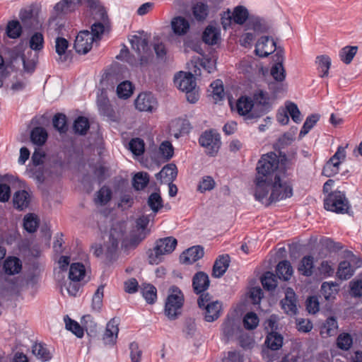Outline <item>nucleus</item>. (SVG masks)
Segmentation results:
<instances>
[{
  "label": "nucleus",
  "mask_w": 362,
  "mask_h": 362,
  "mask_svg": "<svg viewBox=\"0 0 362 362\" xmlns=\"http://www.w3.org/2000/svg\"><path fill=\"white\" fill-rule=\"evenodd\" d=\"M274 152L263 154L256 167L255 199L267 205L291 197L292 185L286 168Z\"/></svg>",
  "instance_id": "nucleus-1"
},
{
  "label": "nucleus",
  "mask_w": 362,
  "mask_h": 362,
  "mask_svg": "<svg viewBox=\"0 0 362 362\" xmlns=\"http://www.w3.org/2000/svg\"><path fill=\"white\" fill-rule=\"evenodd\" d=\"M148 40V35L144 31L139 33L138 35H132L129 38V42L132 49L137 54L138 60L129 55V49L126 47H124L120 50L119 54L117 56V59L126 61L132 66L137 65L138 64L141 66L147 64L151 57Z\"/></svg>",
  "instance_id": "nucleus-2"
},
{
  "label": "nucleus",
  "mask_w": 362,
  "mask_h": 362,
  "mask_svg": "<svg viewBox=\"0 0 362 362\" xmlns=\"http://www.w3.org/2000/svg\"><path fill=\"white\" fill-rule=\"evenodd\" d=\"M177 244V240L171 236L158 240L153 250H151L148 253L150 264H159L164 255L170 254L175 250Z\"/></svg>",
  "instance_id": "nucleus-3"
},
{
  "label": "nucleus",
  "mask_w": 362,
  "mask_h": 362,
  "mask_svg": "<svg viewBox=\"0 0 362 362\" xmlns=\"http://www.w3.org/2000/svg\"><path fill=\"white\" fill-rule=\"evenodd\" d=\"M95 21L91 25L90 32L93 40L97 42L102 38L105 32L109 28L110 21L105 8L100 5L90 12Z\"/></svg>",
  "instance_id": "nucleus-4"
},
{
  "label": "nucleus",
  "mask_w": 362,
  "mask_h": 362,
  "mask_svg": "<svg viewBox=\"0 0 362 362\" xmlns=\"http://www.w3.org/2000/svg\"><path fill=\"white\" fill-rule=\"evenodd\" d=\"M198 305L204 310V315L206 322H212L221 315L222 303L219 300H211L209 293L202 294L198 299Z\"/></svg>",
  "instance_id": "nucleus-5"
},
{
  "label": "nucleus",
  "mask_w": 362,
  "mask_h": 362,
  "mask_svg": "<svg viewBox=\"0 0 362 362\" xmlns=\"http://www.w3.org/2000/svg\"><path fill=\"white\" fill-rule=\"evenodd\" d=\"M325 209L337 214L348 213L349 202L344 193L334 191L329 193L324 200Z\"/></svg>",
  "instance_id": "nucleus-6"
},
{
  "label": "nucleus",
  "mask_w": 362,
  "mask_h": 362,
  "mask_svg": "<svg viewBox=\"0 0 362 362\" xmlns=\"http://www.w3.org/2000/svg\"><path fill=\"white\" fill-rule=\"evenodd\" d=\"M171 291L165 301V314L170 320H175L181 314L184 296L177 287H173Z\"/></svg>",
  "instance_id": "nucleus-7"
},
{
  "label": "nucleus",
  "mask_w": 362,
  "mask_h": 362,
  "mask_svg": "<svg viewBox=\"0 0 362 362\" xmlns=\"http://www.w3.org/2000/svg\"><path fill=\"white\" fill-rule=\"evenodd\" d=\"M199 142L205 148L206 154L214 156L221 146V138L218 134L210 130L204 132L200 136Z\"/></svg>",
  "instance_id": "nucleus-8"
},
{
  "label": "nucleus",
  "mask_w": 362,
  "mask_h": 362,
  "mask_svg": "<svg viewBox=\"0 0 362 362\" xmlns=\"http://www.w3.org/2000/svg\"><path fill=\"white\" fill-rule=\"evenodd\" d=\"M149 223L148 216H142L136 221V229L130 233L129 245L136 247L147 235L146 227Z\"/></svg>",
  "instance_id": "nucleus-9"
},
{
  "label": "nucleus",
  "mask_w": 362,
  "mask_h": 362,
  "mask_svg": "<svg viewBox=\"0 0 362 362\" xmlns=\"http://www.w3.org/2000/svg\"><path fill=\"white\" fill-rule=\"evenodd\" d=\"M236 110L240 115L244 116L246 119L260 117L256 113L253 100L247 96H241L236 102Z\"/></svg>",
  "instance_id": "nucleus-10"
},
{
  "label": "nucleus",
  "mask_w": 362,
  "mask_h": 362,
  "mask_svg": "<svg viewBox=\"0 0 362 362\" xmlns=\"http://www.w3.org/2000/svg\"><path fill=\"white\" fill-rule=\"evenodd\" d=\"M86 4L90 12L100 6L98 0H62L55 6V8L62 12L71 11L79 5Z\"/></svg>",
  "instance_id": "nucleus-11"
},
{
  "label": "nucleus",
  "mask_w": 362,
  "mask_h": 362,
  "mask_svg": "<svg viewBox=\"0 0 362 362\" xmlns=\"http://www.w3.org/2000/svg\"><path fill=\"white\" fill-rule=\"evenodd\" d=\"M135 107L141 112L155 111L158 107V102L151 93H141L135 100Z\"/></svg>",
  "instance_id": "nucleus-12"
},
{
  "label": "nucleus",
  "mask_w": 362,
  "mask_h": 362,
  "mask_svg": "<svg viewBox=\"0 0 362 362\" xmlns=\"http://www.w3.org/2000/svg\"><path fill=\"white\" fill-rule=\"evenodd\" d=\"M94 41L90 31H80L76 37L74 47L78 54H87L92 48Z\"/></svg>",
  "instance_id": "nucleus-13"
},
{
  "label": "nucleus",
  "mask_w": 362,
  "mask_h": 362,
  "mask_svg": "<svg viewBox=\"0 0 362 362\" xmlns=\"http://www.w3.org/2000/svg\"><path fill=\"white\" fill-rule=\"evenodd\" d=\"M276 50V42L272 38L264 36L259 38L255 45V54L260 57H266Z\"/></svg>",
  "instance_id": "nucleus-14"
},
{
  "label": "nucleus",
  "mask_w": 362,
  "mask_h": 362,
  "mask_svg": "<svg viewBox=\"0 0 362 362\" xmlns=\"http://www.w3.org/2000/svg\"><path fill=\"white\" fill-rule=\"evenodd\" d=\"M97 106L100 114L110 120H115V112L110 104L109 99L105 90H101L97 96Z\"/></svg>",
  "instance_id": "nucleus-15"
},
{
  "label": "nucleus",
  "mask_w": 362,
  "mask_h": 362,
  "mask_svg": "<svg viewBox=\"0 0 362 362\" xmlns=\"http://www.w3.org/2000/svg\"><path fill=\"white\" fill-rule=\"evenodd\" d=\"M119 320L111 319L106 325L103 340L105 345L113 346L116 344L119 333Z\"/></svg>",
  "instance_id": "nucleus-16"
},
{
  "label": "nucleus",
  "mask_w": 362,
  "mask_h": 362,
  "mask_svg": "<svg viewBox=\"0 0 362 362\" xmlns=\"http://www.w3.org/2000/svg\"><path fill=\"white\" fill-rule=\"evenodd\" d=\"M175 86L182 91L196 88L195 78L192 74L180 71L175 76Z\"/></svg>",
  "instance_id": "nucleus-17"
},
{
  "label": "nucleus",
  "mask_w": 362,
  "mask_h": 362,
  "mask_svg": "<svg viewBox=\"0 0 362 362\" xmlns=\"http://www.w3.org/2000/svg\"><path fill=\"white\" fill-rule=\"evenodd\" d=\"M282 309L288 315H296L297 313L296 296L291 288H287L285 298L281 301Z\"/></svg>",
  "instance_id": "nucleus-18"
},
{
  "label": "nucleus",
  "mask_w": 362,
  "mask_h": 362,
  "mask_svg": "<svg viewBox=\"0 0 362 362\" xmlns=\"http://www.w3.org/2000/svg\"><path fill=\"white\" fill-rule=\"evenodd\" d=\"M173 33L177 36L185 35L190 29V23L189 20L183 16L174 17L170 23Z\"/></svg>",
  "instance_id": "nucleus-19"
},
{
  "label": "nucleus",
  "mask_w": 362,
  "mask_h": 362,
  "mask_svg": "<svg viewBox=\"0 0 362 362\" xmlns=\"http://www.w3.org/2000/svg\"><path fill=\"white\" fill-rule=\"evenodd\" d=\"M276 55V62L272 66L270 74L276 81L282 82L286 78V71L283 66L284 55L281 51H278Z\"/></svg>",
  "instance_id": "nucleus-20"
},
{
  "label": "nucleus",
  "mask_w": 362,
  "mask_h": 362,
  "mask_svg": "<svg viewBox=\"0 0 362 362\" xmlns=\"http://www.w3.org/2000/svg\"><path fill=\"white\" fill-rule=\"evenodd\" d=\"M230 259L228 255H219L216 259L212 269V276L214 278H220L227 271Z\"/></svg>",
  "instance_id": "nucleus-21"
},
{
  "label": "nucleus",
  "mask_w": 362,
  "mask_h": 362,
  "mask_svg": "<svg viewBox=\"0 0 362 362\" xmlns=\"http://www.w3.org/2000/svg\"><path fill=\"white\" fill-rule=\"evenodd\" d=\"M209 276L204 272H199L194 274L192 279V286L197 294L204 292L209 287Z\"/></svg>",
  "instance_id": "nucleus-22"
},
{
  "label": "nucleus",
  "mask_w": 362,
  "mask_h": 362,
  "mask_svg": "<svg viewBox=\"0 0 362 362\" xmlns=\"http://www.w3.org/2000/svg\"><path fill=\"white\" fill-rule=\"evenodd\" d=\"M204 256V249L201 246H193L182 252L180 260L185 264H192Z\"/></svg>",
  "instance_id": "nucleus-23"
},
{
  "label": "nucleus",
  "mask_w": 362,
  "mask_h": 362,
  "mask_svg": "<svg viewBox=\"0 0 362 362\" xmlns=\"http://www.w3.org/2000/svg\"><path fill=\"white\" fill-rule=\"evenodd\" d=\"M339 291V284L334 281H325L321 285L320 292L327 301L334 300Z\"/></svg>",
  "instance_id": "nucleus-24"
},
{
  "label": "nucleus",
  "mask_w": 362,
  "mask_h": 362,
  "mask_svg": "<svg viewBox=\"0 0 362 362\" xmlns=\"http://www.w3.org/2000/svg\"><path fill=\"white\" fill-rule=\"evenodd\" d=\"M177 175V167L175 164L170 163L165 165L162 170L156 175L157 180L163 182H173Z\"/></svg>",
  "instance_id": "nucleus-25"
},
{
  "label": "nucleus",
  "mask_w": 362,
  "mask_h": 362,
  "mask_svg": "<svg viewBox=\"0 0 362 362\" xmlns=\"http://www.w3.org/2000/svg\"><path fill=\"white\" fill-rule=\"evenodd\" d=\"M269 97L266 92L258 90L254 94V103L255 110L259 109L260 112L258 115H263L269 109Z\"/></svg>",
  "instance_id": "nucleus-26"
},
{
  "label": "nucleus",
  "mask_w": 362,
  "mask_h": 362,
  "mask_svg": "<svg viewBox=\"0 0 362 362\" xmlns=\"http://www.w3.org/2000/svg\"><path fill=\"white\" fill-rule=\"evenodd\" d=\"M338 330V323L334 317H328L320 327V334L322 337L327 338L334 336Z\"/></svg>",
  "instance_id": "nucleus-27"
},
{
  "label": "nucleus",
  "mask_w": 362,
  "mask_h": 362,
  "mask_svg": "<svg viewBox=\"0 0 362 362\" xmlns=\"http://www.w3.org/2000/svg\"><path fill=\"white\" fill-rule=\"evenodd\" d=\"M30 202V196L25 190H20L14 194L13 202L14 206L20 210L27 208Z\"/></svg>",
  "instance_id": "nucleus-28"
},
{
  "label": "nucleus",
  "mask_w": 362,
  "mask_h": 362,
  "mask_svg": "<svg viewBox=\"0 0 362 362\" xmlns=\"http://www.w3.org/2000/svg\"><path fill=\"white\" fill-rule=\"evenodd\" d=\"M276 272L279 279L288 281L291 279L293 271L291 263L287 260H284L277 264Z\"/></svg>",
  "instance_id": "nucleus-29"
},
{
  "label": "nucleus",
  "mask_w": 362,
  "mask_h": 362,
  "mask_svg": "<svg viewBox=\"0 0 362 362\" xmlns=\"http://www.w3.org/2000/svg\"><path fill=\"white\" fill-rule=\"evenodd\" d=\"M4 269L5 272L8 274H18L22 269V264L18 258L8 257L4 261Z\"/></svg>",
  "instance_id": "nucleus-30"
},
{
  "label": "nucleus",
  "mask_w": 362,
  "mask_h": 362,
  "mask_svg": "<svg viewBox=\"0 0 362 362\" xmlns=\"http://www.w3.org/2000/svg\"><path fill=\"white\" fill-rule=\"evenodd\" d=\"M220 39L219 30L211 25H209L204 30L202 35L203 41L208 45H216Z\"/></svg>",
  "instance_id": "nucleus-31"
},
{
  "label": "nucleus",
  "mask_w": 362,
  "mask_h": 362,
  "mask_svg": "<svg viewBox=\"0 0 362 362\" xmlns=\"http://www.w3.org/2000/svg\"><path fill=\"white\" fill-rule=\"evenodd\" d=\"M86 274V269L81 263H73L71 264L69 272V279L73 281H81Z\"/></svg>",
  "instance_id": "nucleus-32"
},
{
  "label": "nucleus",
  "mask_w": 362,
  "mask_h": 362,
  "mask_svg": "<svg viewBox=\"0 0 362 362\" xmlns=\"http://www.w3.org/2000/svg\"><path fill=\"white\" fill-rule=\"evenodd\" d=\"M315 62L320 76L322 78L327 76L331 66V59L327 55H321L317 57Z\"/></svg>",
  "instance_id": "nucleus-33"
},
{
  "label": "nucleus",
  "mask_w": 362,
  "mask_h": 362,
  "mask_svg": "<svg viewBox=\"0 0 362 362\" xmlns=\"http://www.w3.org/2000/svg\"><path fill=\"white\" fill-rule=\"evenodd\" d=\"M69 47V42L66 39L57 37L55 40V51L59 56L57 61L64 62L66 60V52Z\"/></svg>",
  "instance_id": "nucleus-34"
},
{
  "label": "nucleus",
  "mask_w": 362,
  "mask_h": 362,
  "mask_svg": "<svg viewBox=\"0 0 362 362\" xmlns=\"http://www.w3.org/2000/svg\"><path fill=\"white\" fill-rule=\"evenodd\" d=\"M30 139L34 144L42 146L47 141V132L43 127H35L31 131Z\"/></svg>",
  "instance_id": "nucleus-35"
},
{
  "label": "nucleus",
  "mask_w": 362,
  "mask_h": 362,
  "mask_svg": "<svg viewBox=\"0 0 362 362\" xmlns=\"http://www.w3.org/2000/svg\"><path fill=\"white\" fill-rule=\"evenodd\" d=\"M149 182V175L147 173L139 172L136 173L132 179V186L134 189L139 191L144 189Z\"/></svg>",
  "instance_id": "nucleus-36"
},
{
  "label": "nucleus",
  "mask_w": 362,
  "mask_h": 362,
  "mask_svg": "<svg viewBox=\"0 0 362 362\" xmlns=\"http://www.w3.org/2000/svg\"><path fill=\"white\" fill-rule=\"evenodd\" d=\"M314 268L313 257L310 255L305 256L300 261L298 270L304 276H310Z\"/></svg>",
  "instance_id": "nucleus-37"
},
{
  "label": "nucleus",
  "mask_w": 362,
  "mask_h": 362,
  "mask_svg": "<svg viewBox=\"0 0 362 362\" xmlns=\"http://www.w3.org/2000/svg\"><path fill=\"white\" fill-rule=\"evenodd\" d=\"M341 163L335 158H331L326 163L322 169V175L331 177L337 175L339 171Z\"/></svg>",
  "instance_id": "nucleus-38"
},
{
  "label": "nucleus",
  "mask_w": 362,
  "mask_h": 362,
  "mask_svg": "<svg viewBox=\"0 0 362 362\" xmlns=\"http://www.w3.org/2000/svg\"><path fill=\"white\" fill-rule=\"evenodd\" d=\"M354 274V270L351 264L347 261L341 262L339 264L337 275L341 280L350 279Z\"/></svg>",
  "instance_id": "nucleus-39"
},
{
  "label": "nucleus",
  "mask_w": 362,
  "mask_h": 362,
  "mask_svg": "<svg viewBox=\"0 0 362 362\" xmlns=\"http://www.w3.org/2000/svg\"><path fill=\"white\" fill-rule=\"evenodd\" d=\"M265 344L271 350H278L282 346L283 337L276 332H271L267 335Z\"/></svg>",
  "instance_id": "nucleus-40"
},
{
  "label": "nucleus",
  "mask_w": 362,
  "mask_h": 362,
  "mask_svg": "<svg viewBox=\"0 0 362 362\" xmlns=\"http://www.w3.org/2000/svg\"><path fill=\"white\" fill-rule=\"evenodd\" d=\"M158 153L160 158L168 161L174 155V148L170 141H164L160 144Z\"/></svg>",
  "instance_id": "nucleus-41"
},
{
  "label": "nucleus",
  "mask_w": 362,
  "mask_h": 362,
  "mask_svg": "<svg viewBox=\"0 0 362 362\" xmlns=\"http://www.w3.org/2000/svg\"><path fill=\"white\" fill-rule=\"evenodd\" d=\"M141 292L148 304H153L157 299V291L155 286L151 284H144L141 288Z\"/></svg>",
  "instance_id": "nucleus-42"
},
{
  "label": "nucleus",
  "mask_w": 362,
  "mask_h": 362,
  "mask_svg": "<svg viewBox=\"0 0 362 362\" xmlns=\"http://www.w3.org/2000/svg\"><path fill=\"white\" fill-rule=\"evenodd\" d=\"M64 320L66 329L71 331L78 338L83 337V329L76 321L71 319L68 315L64 317Z\"/></svg>",
  "instance_id": "nucleus-43"
},
{
  "label": "nucleus",
  "mask_w": 362,
  "mask_h": 362,
  "mask_svg": "<svg viewBox=\"0 0 362 362\" xmlns=\"http://www.w3.org/2000/svg\"><path fill=\"white\" fill-rule=\"evenodd\" d=\"M39 226V219L34 214H28L24 216L23 227L28 233L36 231Z\"/></svg>",
  "instance_id": "nucleus-44"
},
{
  "label": "nucleus",
  "mask_w": 362,
  "mask_h": 362,
  "mask_svg": "<svg viewBox=\"0 0 362 362\" xmlns=\"http://www.w3.org/2000/svg\"><path fill=\"white\" fill-rule=\"evenodd\" d=\"M320 119V115L318 114H313L309 115L299 133V137L303 138L304 137L310 130L315 125V124L318 122Z\"/></svg>",
  "instance_id": "nucleus-45"
},
{
  "label": "nucleus",
  "mask_w": 362,
  "mask_h": 362,
  "mask_svg": "<svg viewBox=\"0 0 362 362\" xmlns=\"http://www.w3.org/2000/svg\"><path fill=\"white\" fill-rule=\"evenodd\" d=\"M44 36L41 33L36 32L29 40V47L35 52H40L44 48Z\"/></svg>",
  "instance_id": "nucleus-46"
},
{
  "label": "nucleus",
  "mask_w": 362,
  "mask_h": 362,
  "mask_svg": "<svg viewBox=\"0 0 362 362\" xmlns=\"http://www.w3.org/2000/svg\"><path fill=\"white\" fill-rule=\"evenodd\" d=\"M357 50L358 47L356 46L344 47L339 52L340 59L346 64H350L356 55Z\"/></svg>",
  "instance_id": "nucleus-47"
},
{
  "label": "nucleus",
  "mask_w": 362,
  "mask_h": 362,
  "mask_svg": "<svg viewBox=\"0 0 362 362\" xmlns=\"http://www.w3.org/2000/svg\"><path fill=\"white\" fill-rule=\"evenodd\" d=\"M134 86L129 81L120 83L117 88V94L119 98L127 99L133 93Z\"/></svg>",
  "instance_id": "nucleus-48"
},
{
  "label": "nucleus",
  "mask_w": 362,
  "mask_h": 362,
  "mask_svg": "<svg viewBox=\"0 0 362 362\" xmlns=\"http://www.w3.org/2000/svg\"><path fill=\"white\" fill-rule=\"evenodd\" d=\"M129 150L135 156H141L144 153L145 144L140 138H133L129 142Z\"/></svg>",
  "instance_id": "nucleus-49"
},
{
  "label": "nucleus",
  "mask_w": 362,
  "mask_h": 362,
  "mask_svg": "<svg viewBox=\"0 0 362 362\" xmlns=\"http://www.w3.org/2000/svg\"><path fill=\"white\" fill-rule=\"evenodd\" d=\"M33 353L37 358L42 361H47L51 358L49 351H48L46 346L41 343H37L33 346Z\"/></svg>",
  "instance_id": "nucleus-50"
},
{
  "label": "nucleus",
  "mask_w": 362,
  "mask_h": 362,
  "mask_svg": "<svg viewBox=\"0 0 362 362\" xmlns=\"http://www.w3.org/2000/svg\"><path fill=\"white\" fill-rule=\"evenodd\" d=\"M232 16L233 20L235 23L242 25L248 17V11L244 6H238L234 8Z\"/></svg>",
  "instance_id": "nucleus-51"
},
{
  "label": "nucleus",
  "mask_w": 362,
  "mask_h": 362,
  "mask_svg": "<svg viewBox=\"0 0 362 362\" xmlns=\"http://www.w3.org/2000/svg\"><path fill=\"white\" fill-rule=\"evenodd\" d=\"M90 127L88 119L85 117H78L74 123V130L76 134L84 135Z\"/></svg>",
  "instance_id": "nucleus-52"
},
{
  "label": "nucleus",
  "mask_w": 362,
  "mask_h": 362,
  "mask_svg": "<svg viewBox=\"0 0 362 362\" xmlns=\"http://www.w3.org/2000/svg\"><path fill=\"white\" fill-rule=\"evenodd\" d=\"M261 282L264 288L268 291L274 290L277 286L276 276L270 272H267L264 274L261 278Z\"/></svg>",
  "instance_id": "nucleus-53"
},
{
  "label": "nucleus",
  "mask_w": 362,
  "mask_h": 362,
  "mask_svg": "<svg viewBox=\"0 0 362 362\" xmlns=\"http://www.w3.org/2000/svg\"><path fill=\"white\" fill-rule=\"evenodd\" d=\"M286 110L292 120L296 123H300L302 121L301 113L296 104L292 102H286L285 104Z\"/></svg>",
  "instance_id": "nucleus-54"
},
{
  "label": "nucleus",
  "mask_w": 362,
  "mask_h": 362,
  "mask_svg": "<svg viewBox=\"0 0 362 362\" xmlns=\"http://www.w3.org/2000/svg\"><path fill=\"white\" fill-rule=\"evenodd\" d=\"M192 13L197 21H204L208 15V6L203 3H197L192 7Z\"/></svg>",
  "instance_id": "nucleus-55"
},
{
  "label": "nucleus",
  "mask_w": 362,
  "mask_h": 362,
  "mask_svg": "<svg viewBox=\"0 0 362 362\" xmlns=\"http://www.w3.org/2000/svg\"><path fill=\"white\" fill-rule=\"evenodd\" d=\"M22 28L18 21H11L8 22L6 27V34L8 37L12 39L18 38L21 36Z\"/></svg>",
  "instance_id": "nucleus-56"
},
{
  "label": "nucleus",
  "mask_w": 362,
  "mask_h": 362,
  "mask_svg": "<svg viewBox=\"0 0 362 362\" xmlns=\"http://www.w3.org/2000/svg\"><path fill=\"white\" fill-rule=\"evenodd\" d=\"M148 205L154 213H157L163 207V199L158 192L150 194L148 199Z\"/></svg>",
  "instance_id": "nucleus-57"
},
{
  "label": "nucleus",
  "mask_w": 362,
  "mask_h": 362,
  "mask_svg": "<svg viewBox=\"0 0 362 362\" xmlns=\"http://www.w3.org/2000/svg\"><path fill=\"white\" fill-rule=\"evenodd\" d=\"M112 191L107 187H103L97 192L95 202L100 205L106 204L111 199Z\"/></svg>",
  "instance_id": "nucleus-58"
},
{
  "label": "nucleus",
  "mask_w": 362,
  "mask_h": 362,
  "mask_svg": "<svg viewBox=\"0 0 362 362\" xmlns=\"http://www.w3.org/2000/svg\"><path fill=\"white\" fill-rule=\"evenodd\" d=\"M53 126L60 133H65L67 131L66 117L64 114L57 113L53 118Z\"/></svg>",
  "instance_id": "nucleus-59"
},
{
  "label": "nucleus",
  "mask_w": 362,
  "mask_h": 362,
  "mask_svg": "<svg viewBox=\"0 0 362 362\" xmlns=\"http://www.w3.org/2000/svg\"><path fill=\"white\" fill-rule=\"evenodd\" d=\"M353 344L351 336L348 333L340 334L337 339V347L342 350H349Z\"/></svg>",
  "instance_id": "nucleus-60"
},
{
  "label": "nucleus",
  "mask_w": 362,
  "mask_h": 362,
  "mask_svg": "<svg viewBox=\"0 0 362 362\" xmlns=\"http://www.w3.org/2000/svg\"><path fill=\"white\" fill-rule=\"evenodd\" d=\"M210 87L212 89V97L216 101L221 100L223 98V87L221 80L214 81L211 83Z\"/></svg>",
  "instance_id": "nucleus-61"
},
{
  "label": "nucleus",
  "mask_w": 362,
  "mask_h": 362,
  "mask_svg": "<svg viewBox=\"0 0 362 362\" xmlns=\"http://www.w3.org/2000/svg\"><path fill=\"white\" fill-rule=\"evenodd\" d=\"M259 324V317L256 313L250 312L247 313L243 318V325L247 329H253Z\"/></svg>",
  "instance_id": "nucleus-62"
},
{
  "label": "nucleus",
  "mask_w": 362,
  "mask_h": 362,
  "mask_svg": "<svg viewBox=\"0 0 362 362\" xmlns=\"http://www.w3.org/2000/svg\"><path fill=\"white\" fill-rule=\"evenodd\" d=\"M350 294L355 298H362V279L353 280L349 283Z\"/></svg>",
  "instance_id": "nucleus-63"
},
{
  "label": "nucleus",
  "mask_w": 362,
  "mask_h": 362,
  "mask_svg": "<svg viewBox=\"0 0 362 362\" xmlns=\"http://www.w3.org/2000/svg\"><path fill=\"white\" fill-rule=\"evenodd\" d=\"M215 187V181L211 176H205L202 178L198 186V189L201 192L210 191Z\"/></svg>",
  "instance_id": "nucleus-64"
}]
</instances>
